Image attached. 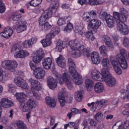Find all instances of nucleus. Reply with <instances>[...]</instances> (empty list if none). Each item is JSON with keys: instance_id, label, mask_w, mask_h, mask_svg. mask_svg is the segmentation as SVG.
<instances>
[{"instance_id": "5", "label": "nucleus", "mask_w": 129, "mask_h": 129, "mask_svg": "<svg viewBox=\"0 0 129 129\" xmlns=\"http://www.w3.org/2000/svg\"><path fill=\"white\" fill-rule=\"evenodd\" d=\"M2 65L6 70L14 72L16 68L18 67V62L16 60H6L2 61Z\"/></svg>"}, {"instance_id": "62", "label": "nucleus", "mask_w": 129, "mask_h": 129, "mask_svg": "<svg viewBox=\"0 0 129 129\" xmlns=\"http://www.w3.org/2000/svg\"><path fill=\"white\" fill-rule=\"evenodd\" d=\"M102 4V2L101 1L99 0H94L91 2V5L95 6L97 5H101Z\"/></svg>"}, {"instance_id": "21", "label": "nucleus", "mask_w": 129, "mask_h": 129, "mask_svg": "<svg viewBox=\"0 0 129 129\" xmlns=\"http://www.w3.org/2000/svg\"><path fill=\"white\" fill-rule=\"evenodd\" d=\"M15 97H16L17 100L20 103V105H23V104L26 102V97L27 95L24 93H17L15 94Z\"/></svg>"}, {"instance_id": "19", "label": "nucleus", "mask_w": 129, "mask_h": 129, "mask_svg": "<svg viewBox=\"0 0 129 129\" xmlns=\"http://www.w3.org/2000/svg\"><path fill=\"white\" fill-rule=\"evenodd\" d=\"M52 63H53V60L51 57H46L42 60V65L46 70L51 69V66H52Z\"/></svg>"}, {"instance_id": "33", "label": "nucleus", "mask_w": 129, "mask_h": 129, "mask_svg": "<svg viewBox=\"0 0 129 129\" xmlns=\"http://www.w3.org/2000/svg\"><path fill=\"white\" fill-rule=\"evenodd\" d=\"M39 26L42 27V31L44 32H47V31H49L51 28H52V25H51L49 22L42 23V24H39Z\"/></svg>"}, {"instance_id": "58", "label": "nucleus", "mask_w": 129, "mask_h": 129, "mask_svg": "<svg viewBox=\"0 0 129 129\" xmlns=\"http://www.w3.org/2000/svg\"><path fill=\"white\" fill-rule=\"evenodd\" d=\"M121 96H123L124 98H126L127 96H128V90H122L121 91Z\"/></svg>"}, {"instance_id": "17", "label": "nucleus", "mask_w": 129, "mask_h": 129, "mask_svg": "<svg viewBox=\"0 0 129 129\" xmlns=\"http://www.w3.org/2000/svg\"><path fill=\"white\" fill-rule=\"evenodd\" d=\"M66 93V88H63L61 90V92L58 93V100L60 103V106L63 107L65 105L66 100H65V97H64V94Z\"/></svg>"}, {"instance_id": "12", "label": "nucleus", "mask_w": 129, "mask_h": 129, "mask_svg": "<svg viewBox=\"0 0 129 129\" xmlns=\"http://www.w3.org/2000/svg\"><path fill=\"white\" fill-rule=\"evenodd\" d=\"M14 82L19 87L23 88L24 89H29V85L26 83V81L23 79L22 77L16 78L14 79Z\"/></svg>"}, {"instance_id": "60", "label": "nucleus", "mask_w": 129, "mask_h": 129, "mask_svg": "<svg viewBox=\"0 0 129 129\" xmlns=\"http://www.w3.org/2000/svg\"><path fill=\"white\" fill-rule=\"evenodd\" d=\"M84 56L85 57H89L90 56V53H89V50L87 48H85L82 51Z\"/></svg>"}, {"instance_id": "16", "label": "nucleus", "mask_w": 129, "mask_h": 129, "mask_svg": "<svg viewBox=\"0 0 129 129\" xmlns=\"http://www.w3.org/2000/svg\"><path fill=\"white\" fill-rule=\"evenodd\" d=\"M1 105L4 108H10L14 106V103L8 98H3L1 100Z\"/></svg>"}, {"instance_id": "39", "label": "nucleus", "mask_w": 129, "mask_h": 129, "mask_svg": "<svg viewBox=\"0 0 129 129\" xmlns=\"http://www.w3.org/2000/svg\"><path fill=\"white\" fill-rule=\"evenodd\" d=\"M42 0H32L30 3V5L31 7H38V6H40L41 4H42Z\"/></svg>"}, {"instance_id": "11", "label": "nucleus", "mask_w": 129, "mask_h": 129, "mask_svg": "<svg viewBox=\"0 0 129 129\" xmlns=\"http://www.w3.org/2000/svg\"><path fill=\"white\" fill-rule=\"evenodd\" d=\"M28 83L31 85V91H34V90L39 91L42 89V85L36 80L30 79L28 80Z\"/></svg>"}, {"instance_id": "38", "label": "nucleus", "mask_w": 129, "mask_h": 129, "mask_svg": "<svg viewBox=\"0 0 129 129\" xmlns=\"http://www.w3.org/2000/svg\"><path fill=\"white\" fill-rule=\"evenodd\" d=\"M108 16H110V15L108 14L106 12L103 11V9H102L99 14L100 19H102V20H106Z\"/></svg>"}, {"instance_id": "20", "label": "nucleus", "mask_w": 129, "mask_h": 129, "mask_svg": "<svg viewBox=\"0 0 129 129\" xmlns=\"http://www.w3.org/2000/svg\"><path fill=\"white\" fill-rule=\"evenodd\" d=\"M55 61L59 67L65 68L66 67V60L65 57L62 55H59V57L55 59Z\"/></svg>"}, {"instance_id": "57", "label": "nucleus", "mask_w": 129, "mask_h": 129, "mask_svg": "<svg viewBox=\"0 0 129 129\" xmlns=\"http://www.w3.org/2000/svg\"><path fill=\"white\" fill-rule=\"evenodd\" d=\"M68 64L69 67H73L75 66L74 60L71 57H69L68 59Z\"/></svg>"}, {"instance_id": "9", "label": "nucleus", "mask_w": 129, "mask_h": 129, "mask_svg": "<svg viewBox=\"0 0 129 129\" xmlns=\"http://www.w3.org/2000/svg\"><path fill=\"white\" fill-rule=\"evenodd\" d=\"M68 45L71 49H78L81 52H82L84 49L86 48L84 45H80V43L77 40H71L69 42Z\"/></svg>"}, {"instance_id": "41", "label": "nucleus", "mask_w": 129, "mask_h": 129, "mask_svg": "<svg viewBox=\"0 0 129 129\" xmlns=\"http://www.w3.org/2000/svg\"><path fill=\"white\" fill-rule=\"evenodd\" d=\"M16 125H17L18 129H27L26 124H25V123H24L22 120L17 121L16 122Z\"/></svg>"}, {"instance_id": "28", "label": "nucleus", "mask_w": 129, "mask_h": 129, "mask_svg": "<svg viewBox=\"0 0 129 129\" xmlns=\"http://www.w3.org/2000/svg\"><path fill=\"white\" fill-rule=\"evenodd\" d=\"M60 33V28L58 26L52 27L50 30V33L47 35H50V37L54 38L56 35H58Z\"/></svg>"}, {"instance_id": "22", "label": "nucleus", "mask_w": 129, "mask_h": 129, "mask_svg": "<svg viewBox=\"0 0 129 129\" xmlns=\"http://www.w3.org/2000/svg\"><path fill=\"white\" fill-rule=\"evenodd\" d=\"M116 59L122 69H126V68H127V61H126L125 57L121 56L119 57H116Z\"/></svg>"}, {"instance_id": "27", "label": "nucleus", "mask_w": 129, "mask_h": 129, "mask_svg": "<svg viewBox=\"0 0 129 129\" xmlns=\"http://www.w3.org/2000/svg\"><path fill=\"white\" fill-rule=\"evenodd\" d=\"M45 101L49 107L53 108L56 106V101L51 97H46L45 98Z\"/></svg>"}, {"instance_id": "49", "label": "nucleus", "mask_w": 129, "mask_h": 129, "mask_svg": "<svg viewBox=\"0 0 129 129\" xmlns=\"http://www.w3.org/2000/svg\"><path fill=\"white\" fill-rule=\"evenodd\" d=\"M107 103V100H101L100 101H97L96 104H97V106H100V108L103 106V105H106Z\"/></svg>"}, {"instance_id": "54", "label": "nucleus", "mask_w": 129, "mask_h": 129, "mask_svg": "<svg viewBox=\"0 0 129 129\" xmlns=\"http://www.w3.org/2000/svg\"><path fill=\"white\" fill-rule=\"evenodd\" d=\"M57 24L58 26H63V25L66 24V21L65 20V18H60L57 21Z\"/></svg>"}, {"instance_id": "42", "label": "nucleus", "mask_w": 129, "mask_h": 129, "mask_svg": "<svg viewBox=\"0 0 129 129\" xmlns=\"http://www.w3.org/2000/svg\"><path fill=\"white\" fill-rule=\"evenodd\" d=\"M11 18L13 21H20L22 18V15L20 13H15L12 14Z\"/></svg>"}, {"instance_id": "59", "label": "nucleus", "mask_w": 129, "mask_h": 129, "mask_svg": "<svg viewBox=\"0 0 129 129\" xmlns=\"http://www.w3.org/2000/svg\"><path fill=\"white\" fill-rule=\"evenodd\" d=\"M126 51L124 49H121L120 50V54L117 55L116 57H121V56H122V57H124V58H125V56H126Z\"/></svg>"}, {"instance_id": "36", "label": "nucleus", "mask_w": 129, "mask_h": 129, "mask_svg": "<svg viewBox=\"0 0 129 129\" xmlns=\"http://www.w3.org/2000/svg\"><path fill=\"white\" fill-rule=\"evenodd\" d=\"M83 20L86 23H89V22H91V16L90 14L88 13H84L82 15Z\"/></svg>"}, {"instance_id": "10", "label": "nucleus", "mask_w": 129, "mask_h": 129, "mask_svg": "<svg viewBox=\"0 0 129 129\" xmlns=\"http://www.w3.org/2000/svg\"><path fill=\"white\" fill-rule=\"evenodd\" d=\"M91 77L96 81H103L104 80L103 75L101 74L97 70H93L91 71Z\"/></svg>"}, {"instance_id": "29", "label": "nucleus", "mask_w": 129, "mask_h": 129, "mask_svg": "<svg viewBox=\"0 0 129 129\" xmlns=\"http://www.w3.org/2000/svg\"><path fill=\"white\" fill-rule=\"evenodd\" d=\"M101 63L103 67H104V69H106L108 71H109L110 69V63L109 62V59L107 58H105L102 59Z\"/></svg>"}, {"instance_id": "35", "label": "nucleus", "mask_w": 129, "mask_h": 129, "mask_svg": "<svg viewBox=\"0 0 129 129\" xmlns=\"http://www.w3.org/2000/svg\"><path fill=\"white\" fill-rule=\"evenodd\" d=\"M100 54L104 57L107 56V49L104 45H102L99 47Z\"/></svg>"}, {"instance_id": "56", "label": "nucleus", "mask_w": 129, "mask_h": 129, "mask_svg": "<svg viewBox=\"0 0 129 129\" xmlns=\"http://www.w3.org/2000/svg\"><path fill=\"white\" fill-rule=\"evenodd\" d=\"M64 82L66 83V85L67 86L69 89H72L73 88V83L71 82V80H69V81H67Z\"/></svg>"}, {"instance_id": "46", "label": "nucleus", "mask_w": 129, "mask_h": 129, "mask_svg": "<svg viewBox=\"0 0 129 129\" xmlns=\"http://www.w3.org/2000/svg\"><path fill=\"white\" fill-rule=\"evenodd\" d=\"M75 98L77 101H81L82 100V93L81 92H77L75 94Z\"/></svg>"}, {"instance_id": "2", "label": "nucleus", "mask_w": 129, "mask_h": 129, "mask_svg": "<svg viewBox=\"0 0 129 129\" xmlns=\"http://www.w3.org/2000/svg\"><path fill=\"white\" fill-rule=\"evenodd\" d=\"M102 74H103V76L104 77L105 82L107 83L109 87H113V86L115 85L116 80L114 77L111 76V75H110V73H109V71H108L105 69H103L102 70Z\"/></svg>"}, {"instance_id": "25", "label": "nucleus", "mask_w": 129, "mask_h": 129, "mask_svg": "<svg viewBox=\"0 0 129 129\" xmlns=\"http://www.w3.org/2000/svg\"><path fill=\"white\" fill-rule=\"evenodd\" d=\"M91 60L94 64H99L100 63V58L99 54L97 52H93L91 54Z\"/></svg>"}, {"instance_id": "43", "label": "nucleus", "mask_w": 129, "mask_h": 129, "mask_svg": "<svg viewBox=\"0 0 129 129\" xmlns=\"http://www.w3.org/2000/svg\"><path fill=\"white\" fill-rule=\"evenodd\" d=\"M73 29V25L71 23H68L67 27L64 29V32L65 33H70L71 31Z\"/></svg>"}, {"instance_id": "3", "label": "nucleus", "mask_w": 129, "mask_h": 129, "mask_svg": "<svg viewBox=\"0 0 129 129\" xmlns=\"http://www.w3.org/2000/svg\"><path fill=\"white\" fill-rule=\"evenodd\" d=\"M37 106H38V104H37V102L34 99H29L27 100L26 103H24L23 105H20V109L23 112L30 111L31 109L36 108Z\"/></svg>"}, {"instance_id": "30", "label": "nucleus", "mask_w": 129, "mask_h": 129, "mask_svg": "<svg viewBox=\"0 0 129 129\" xmlns=\"http://www.w3.org/2000/svg\"><path fill=\"white\" fill-rule=\"evenodd\" d=\"M108 27L109 28H113L114 27V20H113V17L111 15L108 16L105 20Z\"/></svg>"}, {"instance_id": "50", "label": "nucleus", "mask_w": 129, "mask_h": 129, "mask_svg": "<svg viewBox=\"0 0 129 129\" xmlns=\"http://www.w3.org/2000/svg\"><path fill=\"white\" fill-rule=\"evenodd\" d=\"M8 91L9 92H15L16 91V86H15L13 83L8 84Z\"/></svg>"}, {"instance_id": "4", "label": "nucleus", "mask_w": 129, "mask_h": 129, "mask_svg": "<svg viewBox=\"0 0 129 129\" xmlns=\"http://www.w3.org/2000/svg\"><path fill=\"white\" fill-rule=\"evenodd\" d=\"M69 72L73 77V81L76 85H80L82 84V78L81 76L77 72V70L74 67H70L69 68Z\"/></svg>"}, {"instance_id": "18", "label": "nucleus", "mask_w": 129, "mask_h": 129, "mask_svg": "<svg viewBox=\"0 0 129 129\" xmlns=\"http://www.w3.org/2000/svg\"><path fill=\"white\" fill-rule=\"evenodd\" d=\"M47 83L50 89L54 90L57 87V81L53 77L49 76L47 78Z\"/></svg>"}, {"instance_id": "52", "label": "nucleus", "mask_w": 129, "mask_h": 129, "mask_svg": "<svg viewBox=\"0 0 129 129\" xmlns=\"http://www.w3.org/2000/svg\"><path fill=\"white\" fill-rule=\"evenodd\" d=\"M23 46L24 48H30L32 46V41L30 40H25L23 43Z\"/></svg>"}, {"instance_id": "8", "label": "nucleus", "mask_w": 129, "mask_h": 129, "mask_svg": "<svg viewBox=\"0 0 129 129\" xmlns=\"http://www.w3.org/2000/svg\"><path fill=\"white\" fill-rule=\"evenodd\" d=\"M56 80H58L60 84H63L64 82L70 80V75L67 73H64L62 74V76L57 72L54 74Z\"/></svg>"}, {"instance_id": "64", "label": "nucleus", "mask_w": 129, "mask_h": 129, "mask_svg": "<svg viewBox=\"0 0 129 129\" xmlns=\"http://www.w3.org/2000/svg\"><path fill=\"white\" fill-rule=\"evenodd\" d=\"M102 40L106 43V42H109V41L111 40V39H110V37L107 35H104L102 37Z\"/></svg>"}, {"instance_id": "63", "label": "nucleus", "mask_w": 129, "mask_h": 129, "mask_svg": "<svg viewBox=\"0 0 129 129\" xmlns=\"http://www.w3.org/2000/svg\"><path fill=\"white\" fill-rule=\"evenodd\" d=\"M44 69L38 67L36 69V70L34 71V74H39V73H41L42 71H43Z\"/></svg>"}, {"instance_id": "61", "label": "nucleus", "mask_w": 129, "mask_h": 129, "mask_svg": "<svg viewBox=\"0 0 129 129\" xmlns=\"http://www.w3.org/2000/svg\"><path fill=\"white\" fill-rule=\"evenodd\" d=\"M78 3L80 4V5H81V6H83V5L89 4V0H78Z\"/></svg>"}, {"instance_id": "13", "label": "nucleus", "mask_w": 129, "mask_h": 129, "mask_svg": "<svg viewBox=\"0 0 129 129\" xmlns=\"http://www.w3.org/2000/svg\"><path fill=\"white\" fill-rule=\"evenodd\" d=\"M13 33L14 31H13V29L9 26H8L6 27L3 32L1 33V36L3 37V38H5V39H9V38H11V36L13 35Z\"/></svg>"}, {"instance_id": "40", "label": "nucleus", "mask_w": 129, "mask_h": 129, "mask_svg": "<svg viewBox=\"0 0 129 129\" xmlns=\"http://www.w3.org/2000/svg\"><path fill=\"white\" fill-rule=\"evenodd\" d=\"M95 119L97 120L98 122H100L101 120H102V118H103V114L101 113V112H98L94 116Z\"/></svg>"}, {"instance_id": "24", "label": "nucleus", "mask_w": 129, "mask_h": 129, "mask_svg": "<svg viewBox=\"0 0 129 129\" xmlns=\"http://www.w3.org/2000/svg\"><path fill=\"white\" fill-rule=\"evenodd\" d=\"M52 39H53V38L51 37L50 35L47 34L46 35V38L41 41V43L42 44V46H43L44 47L50 46L51 45V43H52V41H51Z\"/></svg>"}, {"instance_id": "34", "label": "nucleus", "mask_w": 129, "mask_h": 129, "mask_svg": "<svg viewBox=\"0 0 129 129\" xmlns=\"http://www.w3.org/2000/svg\"><path fill=\"white\" fill-rule=\"evenodd\" d=\"M65 46L63 45V41L59 40L56 42L55 49L57 50V52H62V49Z\"/></svg>"}, {"instance_id": "47", "label": "nucleus", "mask_w": 129, "mask_h": 129, "mask_svg": "<svg viewBox=\"0 0 129 129\" xmlns=\"http://www.w3.org/2000/svg\"><path fill=\"white\" fill-rule=\"evenodd\" d=\"M26 30H27L26 25H20L17 28V33H22V32H24V31H26Z\"/></svg>"}, {"instance_id": "32", "label": "nucleus", "mask_w": 129, "mask_h": 129, "mask_svg": "<svg viewBox=\"0 0 129 129\" xmlns=\"http://www.w3.org/2000/svg\"><path fill=\"white\" fill-rule=\"evenodd\" d=\"M85 84L88 91H91L93 89V81L92 80L89 79H86Z\"/></svg>"}, {"instance_id": "44", "label": "nucleus", "mask_w": 129, "mask_h": 129, "mask_svg": "<svg viewBox=\"0 0 129 129\" xmlns=\"http://www.w3.org/2000/svg\"><path fill=\"white\" fill-rule=\"evenodd\" d=\"M84 37H87V39H90L91 41H94L95 38L93 34L89 31L84 32Z\"/></svg>"}, {"instance_id": "55", "label": "nucleus", "mask_w": 129, "mask_h": 129, "mask_svg": "<svg viewBox=\"0 0 129 129\" xmlns=\"http://www.w3.org/2000/svg\"><path fill=\"white\" fill-rule=\"evenodd\" d=\"M36 64H38V63H36L33 60L31 61L29 63L30 67L31 68L32 70H33L34 72L35 71V70H36V69H37Z\"/></svg>"}, {"instance_id": "14", "label": "nucleus", "mask_w": 129, "mask_h": 129, "mask_svg": "<svg viewBox=\"0 0 129 129\" xmlns=\"http://www.w3.org/2000/svg\"><path fill=\"white\" fill-rule=\"evenodd\" d=\"M45 54L43 49H40L37 51L36 56L33 57V61L35 63H40L42 61V59L44 58Z\"/></svg>"}, {"instance_id": "31", "label": "nucleus", "mask_w": 129, "mask_h": 129, "mask_svg": "<svg viewBox=\"0 0 129 129\" xmlns=\"http://www.w3.org/2000/svg\"><path fill=\"white\" fill-rule=\"evenodd\" d=\"M94 90L96 93H101L103 91V84L101 83H97L95 85Z\"/></svg>"}, {"instance_id": "15", "label": "nucleus", "mask_w": 129, "mask_h": 129, "mask_svg": "<svg viewBox=\"0 0 129 129\" xmlns=\"http://www.w3.org/2000/svg\"><path fill=\"white\" fill-rule=\"evenodd\" d=\"M100 26H101V22L96 19H92L88 24V27L93 30H97Z\"/></svg>"}, {"instance_id": "23", "label": "nucleus", "mask_w": 129, "mask_h": 129, "mask_svg": "<svg viewBox=\"0 0 129 129\" xmlns=\"http://www.w3.org/2000/svg\"><path fill=\"white\" fill-rule=\"evenodd\" d=\"M110 61H111L112 65L117 74L118 75H120L121 74V69H120V67H119V65L117 61L115 60H111V57L110 58Z\"/></svg>"}, {"instance_id": "6", "label": "nucleus", "mask_w": 129, "mask_h": 129, "mask_svg": "<svg viewBox=\"0 0 129 129\" xmlns=\"http://www.w3.org/2000/svg\"><path fill=\"white\" fill-rule=\"evenodd\" d=\"M128 13L126 9L121 8L120 9V14L118 12H114L113 17L115 21L126 22V16Z\"/></svg>"}, {"instance_id": "7", "label": "nucleus", "mask_w": 129, "mask_h": 129, "mask_svg": "<svg viewBox=\"0 0 129 129\" xmlns=\"http://www.w3.org/2000/svg\"><path fill=\"white\" fill-rule=\"evenodd\" d=\"M117 24V29L123 35H127L128 34V27L123 23L125 21H122L121 20H115Z\"/></svg>"}, {"instance_id": "1", "label": "nucleus", "mask_w": 129, "mask_h": 129, "mask_svg": "<svg viewBox=\"0 0 129 129\" xmlns=\"http://www.w3.org/2000/svg\"><path fill=\"white\" fill-rule=\"evenodd\" d=\"M52 7H50L47 10H45L41 15L38 20V23L40 25H42V23H45L46 21L49 20L50 18L52 17L53 13H56L57 8H58V4L53 2Z\"/></svg>"}, {"instance_id": "48", "label": "nucleus", "mask_w": 129, "mask_h": 129, "mask_svg": "<svg viewBox=\"0 0 129 129\" xmlns=\"http://www.w3.org/2000/svg\"><path fill=\"white\" fill-rule=\"evenodd\" d=\"M106 47L109 49L110 51H113V43H112V41L110 40L105 43Z\"/></svg>"}, {"instance_id": "37", "label": "nucleus", "mask_w": 129, "mask_h": 129, "mask_svg": "<svg viewBox=\"0 0 129 129\" xmlns=\"http://www.w3.org/2000/svg\"><path fill=\"white\" fill-rule=\"evenodd\" d=\"M71 54L73 57H80L81 56V51L78 49L72 48Z\"/></svg>"}, {"instance_id": "53", "label": "nucleus", "mask_w": 129, "mask_h": 129, "mask_svg": "<svg viewBox=\"0 0 129 129\" xmlns=\"http://www.w3.org/2000/svg\"><path fill=\"white\" fill-rule=\"evenodd\" d=\"M6 12V5L2 1H0V14H3Z\"/></svg>"}, {"instance_id": "51", "label": "nucleus", "mask_w": 129, "mask_h": 129, "mask_svg": "<svg viewBox=\"0 0 129 129\" xmlns=\"http://www.w3.org/2000/svg\"><path fill=\"white\" fill-rule=\"evenodd\" d=\"M34 76L36 79H42L45 76V70L38 74H34Z\"/></svg>"}, {"instance_id": "45", "label": "nucleus", "mask_w": 129, "mask_h": 129, "mask_svg": "<svg viewBox=\"0 0 129 129\" xmlns=\"http://www.w3.org/2000/svg\"><path fill=\"white\" fill-rule=\"evenodd\" d=\"M9 79V73H5V74L0 76V81L1 82H5Z\"/></svg>"}, {"instance_id": "26", "label": "nucleus", "mask_w": 129, "mask_h": 129, "mask_svg": "<svg viewBox=\"0 0 129 129\" xmlns=\"http://www.w3.org/2000/svg\"><path fill=\"white\" fill-rule=\"evenodd\" d=\"M29 56V52L26 50H21L15 53V58H24Z\"/></svg>"}]
</instances>
